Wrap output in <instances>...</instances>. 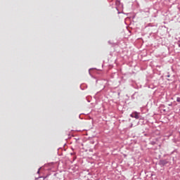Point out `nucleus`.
<instances>
[{"instance_id": "39448f33", "label": "nucleus", "mask_w": 180, "mask_h": 180, "mask_svg": "<svg viewBox=\"0 0 180 180\" xmlns=\"http://www.w3.org/2000/svg\"><path fill=\"white\" fill-rule=\"evenodd\" d=\"M108 44H113L112 43V41H109Z\"/></svg>"}, {"instance_id": "f03ea898", "label": "nucleus", "mask_w": 180, "mask_h": 180, "mask_svg": "<svg viewBox=\"0 0 180 180\" xmlns=\"http://www.w3.org/2000/svg\"><path fill=\"white\" fill-rule=\"evenodd\" d=\"M140 112H132L131 115H130V117H134V119H136V120H138V119H140Z\"/></svg>"}, {"instance_id": "6e6552de", "label": "nucleus", "mask_w": 180, "mask_h": 180, "mask_svg": "<svg viewBox=\"0 0 180 180\" xmlns=\"http://www.w3.org/2000/svg\"><path fill=\"white\" fill-rule=\"evenodd\" d=\"M178 46H180V41H178Z\"/></svg>"}, {"instance_id": "f257e3e1", "label": "nucleus", "mask_w": 180, "mask_h": 180, "mask_svg": "<svg viewBox=\"0 0 180 180\" xmlns=\"http://www.w3.org/2000/svg\"><path fill=\"white\" fill-rule=\"evenodd\" d=\"M158 164L161 167V168H162V167H165L167 164H169V159L160 160Z\"/></svg>"}, {"instance_id": "20e7f679", "label": "nucleus", "mask_w": 180, "mask_h": 180, "mask_svg": "<svg viewBox=\"0 0 180 180\" xmlns=\"http://www.w3.org/2000/svg\"><path fill=\"white\" fill-rule=\"evenodd\" d=\"M150 144H152V146L155 145V141H151V142H150Z\"/></svg>"}, {"instance_id": "0eeeda50", "label": "nucleus", "mask_w": 180, "mask_h": 180, "mask_svg": "<svg viewBox=\"0 0 180 180\" xmlns=\"http://www.w3.org/2000/svg\"><path fill=\"white\" fill-rule=\"evenodd\" d=\"M40 173V169H39V170L37 171V174Z\"/></svg>"}, {"instance_id": "7ed1b4c3", "label": "nucleus", "mask_w": 180, "mask_h": 180, "mask_svg": "<svg viewBox=\"0 0 180 180\" xmlns=\"http://www.w3.org/2000/svg\"><path fill=\"white\" fill-rule=\"evenodd\" d=\"M176 102H179V103H180V97L176 98Z\"/></svg>"}, {"instance_id": "423d86ee", "label": "nucleus", "mask_w": 180, "mask_h": 180, "mask_svg": "<svg viewBox=\"0 0 180 180\" xmlns=\"http://www.w3.org/2000/svg\"><path fill=\"white\" fill-rule=\"evenodd\" d=\"M169 77H170L169 73H168V75H167V77L169 78Z\"/></svg>"}]
</instances>
